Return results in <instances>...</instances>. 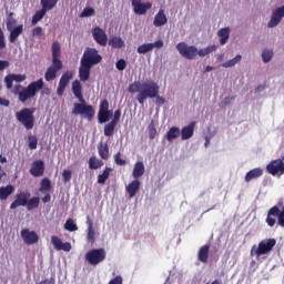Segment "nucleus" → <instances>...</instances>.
<instances>
[{"label": "nucleus", "mask_w": 284, "mask_h": 284, "mask_svg": "<svg viewBox=\"0 0 284 284\" xmlns=\"http://www.w3.org/2000/svg\"><path fill=\"white\" fill-rule=\"evenodd\" d=\"M29 172L31 176H36V178L43 176V174H45V162H43L42 160L32 162L31 169Z\"/></svg>", "instance_id": "18"}, {"label": "nucleus", "mask_w": 284, "mask_h": 284, "mask_svg": "<svg viewBox=\"0 0 284 284\" xmlns=\"http://www.w3.org/2000/svg\"><path fill=\"white\" fill-rule=\"evenodd\" d=\"M39 284H54V277L47 278L44 281H41Z\"/></svg>", "instance_id": "64"}, {"label": "nucleus", "mask_w": 284, "mask_h": 284, "mask_svg": "<svg viewBox=\"0 0 284 284\" xmlns=\"http://www.w3.org/2000/svg\"><path fill=\"white\" fill-rule=\"evenodd\" d=\"M109 45H111V48H114L115 50H119L125 47V41H123L121 37H112L109 40Z\"/></svg>", "instance_id": "34"}, {"label": "nucleus", "mask_w": 284, "mask_h": 284, "mask_svg": "<svg viewBox=\"0 0 284 284\" xmlns=\"http://www.w3.org/2000/svg\"><path fill=\"white\" fill-rule=\"evenodd\" d=\"M155 99V104L156 105H164L165 103V98L161 97L159 93L154 97Z\"/></svg>", "instance_id": "57"}, {"label": "nucleus", "mask_w": 284, "mask_h": 284, "mask_svg": "<svg viewBox=\"0 0 284 284\" xmlns=\"http://www.w3.org/2000/svg\"><path fill=\"white\" fill-rule=\"evenodd\" d=\"M74 77V73L72 71H65L59 81L57 94L58 97H63V92H65V88L70 85V81H72V78Z\"/></svg>", "instance_id": "12"}, {"label": "nucleus", "mask_w": 284, "mask_h": 284, "mask_svg": "<svg viewBox=\"0 0 284 284\" xmlns=\"http://www.w3.org/2000/svg\"><path fill=\"white\" fill-rule=\"evenodd\" d=\"M52 196L50 195V192L44 193V196L42 197V203H50Z\"/></svg>", "instance_id": "63"}, {"label": "nucleus", "mask_w": 284, "mask_h": 284, "mask_svg": "<svg viewBox=\"0 0 284 284\" xmlns=\"http://www.w3.org/2000/svg\"><path fill=\"white\" fill-rule=\"evenodd\" d=\"M99 168H103V160H99L97 156H91L89 159V169L99 170Z\"/></svg>", "instance_id": "37"}, {"label": "nucleus", "mask_w": 284, "mask_h": 284, "mask_svg": "<svg viewBox=\"0 0 284 284\" xmlns=\"http://www.w3.org/2000/svg\"><path fill=\"white\" fill-rule=\"evenodd\" d=\"M176 50L183 57L184 59H189V61H192L196 59V55L199 54V49L194 45H189L185 42H180L176 44Z\"/></svg>", "instance_id": "10"}, {"label": "nucleus", "mask_w": 284, "mask_h": 284, "mask_svg": "<svg viewBox=\"0 0 284 284\" xmlns=\"http://www.w3.org/2000/svg\"><path fill=\"white\" fill-rule=\"evenodd\" d=\"M112 119V111H110V102L108 100H102L100 103V109L98 112L99 123H108Z\"/></svg>", "instance_id": "11"}, {"label": "nucleus", "mask_w": 284, "mask_h": 284, "mask_svg": "<svg viewBox=\"0 0 284 284\" xmlns=\"http://www.w3.org/2000/svg\"><path fill=\"white\" fill-rule=\"evenodd\" d=\"M51 243L57 252H61V250L62 252H70V250H72V244L70 242L63 243V241H61L57 235L51 236Z\"/></svg>", "instance_id": "17"}, {"label": "nucleus", "mask_w": 284, "mask_h": 284, "mask_svg": "<svg viewBox=\"0 0 284 284\" xmlns=\"http://www.w3.org/2000/svg\"><path fill=\"white\" fill-rule=\"evenodd\" d=\"M50 68L59 72L63 68V62L59 58H52V65Z\"/></svg>", "instance_id": "48"}, {"label": "nucleus", "mask_w": 284, "mask_h": 284, "mask_svg": "<svg viewBox=\"0 0 284 284\" xmlns=\"http://www.w3.org/2000/svg\"><path fill=\"white\" fill-rule=\"evenodd\" d=\"M241 59H243V57L241 54H237L232 60L224 62L222 64V68H234V65H236V63H240Z\"/></svg>", "instance_id": "42"}, {"label": "nucleus", "mask_w": 284, "mask_h": 284, "mask_svg": "<svg viewBox=\"0 0 284 284\" xmlns=\"http://www.w3.org/2000/svg\"><path fill=\"white\" fill-rule=\"evenodd\" d=\"M34 108H24L16 113V119L26 130H32L34 128Z\"/></svg>", "instance_id": "5"}, {"label": "nucleus", "mask_w": 284, "mask_h": 284, "mask_svg": "<svg viewBox=\"0 0 284 284\" xmlns=\"http://www.w3.org/2000/svg\"><path fill=\"white\" fill-rule=\"evenodd\" d=\"M0 105H3L4 108L10 106V100L0 97Z\"/></svg>", "instance_id": "62"}, {"label": "nucleus", "mask_w": 284, "mask_h": 284, "mask_svg": "<svg viewBox=\"0 0 284 284\" xmlns=\"http://www.w3.org/2000/svg\"><path fill=\"white\" fill-rule=\"evenodd\" d=\"M6 48V34H3V30L0 28V50Z\"/></svg>", "instance_id": "56"}, {"label": "nucleus", "mask_w": 284, "mask_h": 284, "mask_svg": "<svg viewBox=\"0 0 284 284\" xmlns=\"http://www.w3.org/2000/svg\"><path fill=\"white\" fill-rule=\"evenodd\" d=\"M13 17H14V13L10 12L7 18V30H12L16 28L14 26H17V19H14Z\"/></svg>", "instance_id": "44"}, {"label": "nucleus", "mask_w": 284, "mask_h": 284, "mask_svg": "<svg viewBox=\"0 0 284 284\" xmlns=\"http://www.w3.org/2000/svg\"><path fill=\"white\" fill-rule=\"evenodd\" d=\"M166 23H168V16H165V11L163 9H160L154 17L153 26H155V28H161Z\"/></svg>", "instance_id": "23"}, {"label": "nucleus", "mask_w": 284, "mask_h": 284, "mask_svg": "<svg viewBox=\"0 0 284 284\" xmlns=\"http://www.w3.org/2000/svg\"><path fill=\"white\" fill-rule=\"evenodd\" d=\"M72 114H74L75 116L80 114L81 116H84V119L92 121L94 119L95 111H94V106H92L91 104L81 102V103L73 104Z\"/></svg>", "instance_id": "6"}, {"label": "nucleus", "mask_w": 284, "mask_h": 284, "mask_svg": "<svg viewBox=\"0 0 284 284\" xmlns=\"http://www.w3.org/2000/svg\"><path fill=\"white\" fill-rule=\"evenodd\" d=\"M61 54V45H59V42H53L52 44V59L59 58Z\"/></svg>", "instance_id": "49"}, {"label": "nucleus", "mask_w": 284, "mask_h": 284, "mask_svg": "<svg viewBox=\"0 0 284 284\" xmlns=\"http://www.w3.org/2000/svg\"><path fill=\"white\" fill-rule=\"evenodd\" d=\"M131 6L135 14L143 16L152 9V2H141V0H131Z\"/></svg>", "instance_id": "15"}, {"label": "nucleus", "mask_w": 284, "mask_h": 284, "mask_svg": "<svg viewBox=\"0 0 284 284\" xmlns=\"http://www.w3.org/2000/svg\"><path fill=\"white\" fill-rule=\"evenodd\" d=\"M90 70H92V67L81 62L80 68H79V79H80V81H83V82L89 81Z\"/></svg>", "instance_id": "24"}, {"label": "nucleus", "mask_w": 284, "mask_h": 284, "mask_svg": "<svg viewBox=\"0 0 284 284\" xmlns=\"http://www.w3.org/2000/svg\"><path fill=\"white\" fill-rule=\"evenodd\" d=\"M43 88H45V82H43V79H39L31 82L28 87L16 84L12 89V94L18 97V101H20V103H28V101H30V99H34Z\"/></svg>", "instance_id": "2"}, {"label": "nucleus", "mask_w": 284, "mask_h": 284, "mask_svg": "<svg viewBox=\"0 0 284 284\" xmlns=\"http://www.w3.org/2000/svg\"><path fill=\"white\" fill-rule=\"evenodd\" d=\"M87 225H88V233H87V241L91 245H94L97 242V232L94 231V223L92 222V219H90V215H87Z\"/></svg>", "instance_id": "19"}, {"label": "nucleus", "mask_w": 284, "mask_h": 284, "mask_svg": "<svg viewBox=\"0 0 284 284\" xmlns=\"http://www.w3.org/2000/svg\"><path fill=\"white\" fill-rule=\"evenodd\" d=\"M21 239L26 243V245H34L39 243V234L34 231H30L29 229H23L21 232Z\"/></svg>", "instance_id": "14"}, {"label": "nucleus", "mask_w": 284, "mask_h": 284, "mask_svg": "<svg viewBox=\"0 0 284 284\" xmlns=\"http://www.w3.org/2000/svg\"><path fill=\"white\" fill-rule=\"evenodd\" d=\"M9 34V43H17V39L23 34V24H19L14 29L8 30Z\"/></svg>", "instance_id": "26"}, {"label": "nucleus", "mask_w": 284, "mask_h": 284, "mask_svg": "<svg viewBox=\"0 0 284 284\" xmlns=\"http://www.w3.org/2000/svg\"><path fill=\"white\" fill-rule=\"evenodd\" d=\"M111 121L114 122L115 124H118L119 121H121V111H120V109L115 110L113 119Z\"/></svg>", "instance_id": "58"}, {"label": "nucleus", "mask_w": 284, "mask_h": 284, "mask_svg": "<svg viewBox=\"0 0 284 284\" xmlns=\"http://www.w3.org/2000/svg\"><path fill=\"white\" fill-rule=\"evenodd\" d=\"M217 37L220 38V44L225 45L230 41V28H222L217 31Z\"/></svg>", "instance_id": "30"}, {"label": "nucleus", "mask_w": 284, "mask_h": 284, "mask_svg": "<svg viewBox=\"0 0 284 284\" xmlns=\"http://www.w3.org/2000/svg\"><path fill=\"white\" fill-rule=\"evenodd\" d=\"M32 196V194L28 191H22L16 194L14 201L10 204V210H17V207H27L30 212L32 210H37L39 207V203L41 200L38 196Z\"/></svg>", "instance_id": "3"}, {"label": "nucleus", "mask_w": 284, "mask_h": 284, "mask_svg": "<svg viewBox=\"0 0 284 284\" xmlns=\"http://www.w3.org/2000/svg\"><path fill=\"white\" fill-rule=\"evenodd\" d=\"M4 83H6L7 90H12V83H14V80L11 74H8L4 77Z\"/></svg>", "instance_id": "51"}, {"label": "nucleus", "mask_w": 284, "mask_h": 284, "mask_svg": "<svg viewBox=\"0 0 284 284\" xmlns=\"http://www.w3.org/2000/svg\"><path fill=\"white\" fill-rule=\"evenodd\" d=\"M114 162L116 165H125V160L121 159V152L114 155Z\"/></svg>", "instance_id": "55"}, {"label": "nucleus", "mask_w": 284, "mask_h": 284, "mask_svg": "<svg viewBox=\"0 0 284 284\" xmlns=\"http://www.w3.org/2000/svg\"><path fill=\"white\" fill-rule=\"evenodd\" d=\"M72 92L74 98L80 101V103H85V99H83V87L79 80H74L72 82Z\"/></svg>", "instance_id": "21"}, {"label": "nucleus", "mask_w": 284, "mask_h": 284, "mask_svg": "<svg viewBox=\"0 0 284 284\" xmlns=\"http://www.w3.org/2000/svg\"><path fill=\"white\" fill-rule=\"evenodd\" d=\"M40 3L43 10H45L47 12H50V10H53L57 7V3H59V0H40Z\"/></svg>", "instance_id": "36"}, {"label": "nucleus", "mask_w": 284, "mask_h": 284, "mask_svg": "<svg viewBox=\"0 0 284 284\" xmlns=\"http://www.w3.org/2000/svg\"><path fill=\"white\" fill-rule=\"evenodd\" d=\"M116 123L115 122H109L104 125V136H112L114 134V130H116Z\"/></svg>", "instance_id": "39"}, {"label": "nucleus", "mask_w": 284, "mask_h": 284, "mask_svg": "<svg viewBox=\"0 0 284 284\" xmlns=\"http://www.w3.org/2000/svg\"><path fill=\"white\" fill-rule=\"evenodd\" d=\"M64 230L68 232H77L79 230V226H77V223L72 219L67 220L64 223Z\"/></svg>", "instance_id": "43"}, {"label": "nucleus", "mask_w": 284, "mask_h": 284, "mask_svg": "<svg viewBox=\"0 0 284 284\" xmlns=\"http://www.w3.org/2000/svg\"><path fill=\"white\" fill-rule=\"evenodd\" d=\"M10 67V62L8 60H0V72H2V70H6V68Z\"/></svg>", "instance_id": "60"}, {"label": "nucleus", "mask_w": 284, "mask_h": 284, "mask_svg": "<svg viewBox=\"0 0 284 284\" xmlns=\"http://www.w3.org/2000/svg\"><path fill=\"white\" fill-rule=\"evenodd\" d=\"M194 128H196V122H191L189 125L182 128L180 131L181 140L187 141L189 139H192V136H194Z\"/></svg>", "instance_id": "20"}, {"label": "nucleus", "mask_w": 284, "mask_h": 284, "mask_svg": "<svg viewBox=\"0 0 284 284\" xmlns=\"http://www.w3.org/2000/svg\"><path fill=\"white\" fill-rule=\"evenodd\" d=\"M263 176V169L255 168L248 171L244 178L245 183H250L251 181H254V179H261Z\"/></svg>", "instance_id": "25"}, {"label": "nucleus", "mask_w": 284, "mask_h": 284, "mask_svg": "<svg viewBox=\"0 0 284 284\" xmlns=\"http://www.w3.org/2000/svg\"><path fill=\"white\" fill-rule=\"evenodd\" d=\"M272 57H274V51L266 49L262 52V59L264 63H270L272 61Z\"/></svg>", "instance_id": "46"}, {"label": "nucleus", "mask_w": 284, "mask_h": 284, "mask_svg": "<svg viewBox=\"0 0 284 284\" xmlns=\"http://www.w3.org/2000/svg\"><path fill=\"white\" fill-rule=\"evenodd\" d=\"M164 43L163 40H156L153 43H144L138 47L136 52L138 54H148V52H152L154 48L161 49L163 48Z\"/></svg>", "instance_id": "16"}, {"label": "nucleus", "mask_w": 284, "mask_h": 284, "mask_svg": "<svg viewBox=\"0 0 284 284\" xmlns=\"http://www.w3.org/2000/svg\"><path fill=\"white\" fill-rule=\"evenodd\" d=\"M216 44L209 45L204 49L197 50L199 57H207V54H211V52L216 51Z\"/></svg>", "instance_id": "41"}, {"label": "nucleus", "mask_w": 284, "mask_h": 284, "mask_svg": "<svg viewBox=\"0 0 284 284\" xmlns=\"http://www.w3.org/2000/svg\"><path fill=\"white\" fill-rule=\"evenodd\" d=\"M28 141L29 150H37V146L39 145V140L36 138V135H29Z\"/></svg>", "instance_id": "45"}, {"label": "nucleus", "mask_w": 284, "mask_h": 284, "mask_svg": "<svg viewBox=\"0 0 284 284\" xmlns=\"http://www.w3.org/2000/svg\"><path fill=\"white\" fill-rule=\"evenodd\" d=\"M109 284H123V277H121V275L115 276L114 278H112Z\"/></svg>", "instance_id": "59"}, {"label": "nucleus", "mask_w": 284, "mask_h": 284, "mask_svg": "<svg viewBox=\"0 0 284 284\" xmlns=\"http://www.w3.org/2000/svg\"><path fill=\"white\" fill-rule=\"evenodd\" d=\"M112 172V168L106 166L102 174L98 175V183L100 185H105V181H108L110 179V173Z\"/></svg>", "instance_id": "35"}, {"label": "nucleus", "mask_w": 284, "mask_h": 284, "mask_svg": "<svg viewBox=\"0 0 284 284\" xmlns=\"http://www.w3.org/2000/svg\"><path fill=\"white\" fill-rule=\"evenodd\" d=\"M62 179H63L64 183H70V181L72 180V171L64 170L62 172Z\"/></svg>", "instance_id": "53"}, {"label": "nucleus", "mask_w": 284, "mask_h": 284, "mask_svg": "<svg viewBox=\"0 0 284 284\" xmlns=\"http://www.w3.org/2000/svg\"><path fill=\"white\" fill-rule=\"evenodd\" d=\"M105 256H108L105 248H93L87 252L85 261H88L89 265H99V263L105 261Z\"/></svg>", "instance_id": "8"}, {"label": "nucleus", "mask_w": 284, "mask_h": 284, "mask_svg": "<svg viewBox=\"0 0 284 284\" xmlns=\"http://www.w3.org/2000/svg\"><path fill=\"white\" fill-rule=\"evenodd\" d=\"M115 68L116 70H119L120 72H123V70H125V68H128V62H125V60L120 59L116 63H115Z\"/></svg>", "instance_id": "52"}, {"label": "nucleus", "mask_w": 284, "mask_h": 284, "mask_svg": "<svg viewBox=\"0 0 284 284\" xmlns=\"http://www.w3.org/2000/svg\"><path fill=\"white\" fill-rule=\"evenodd\" d=\"M179 136H181V129H179V126H172L166 133V141L172 143V141L179 139Z\"/></svg>", "instance_id": "32"}, {"label": "nucleus", "mask_w": 284, "mask_h": 284, "mask_svg": "<svg viewBox=\"0 0 284 284\" xmlns=\"http://www.w3.org/2000/svg\"><path fill=\"white\" fill-rule=\"evenodd\" d=\"M101 61H103V58L94 48H87L81 59V63L90 65L91 68L92 65H98V63H101Z\"/></svg>", "instance_id": "7"}, {"label": "nucleus", "mask_w": 284, "mask_h": 284, "mask_svg": "<svg viewBox=\"0 0 284 284\" xmlns=\"http://www.w3.org/2000/svg\"><path fill=\"white\" fill-rule=\"evenodd\" d=\"M125 190L129 197L134 199L139 193V190H141V181L134 179L131 183H129V185H126Z\"/></svg>", "instance_id": "22"}, {"label": "nucleus", "mask_w": 284, "mask_h": 284, "mask_svg": "<svg viewBox=\"0 0 284 284\" xmlns=\"http://www.w3.org/2000/svg\"><path fill=\"white\" fill-rule=\"evenodd\" d=\"M99 156L103 159V161H108L110 159V148L108 143H100L98 146Z\"/></svg>", "instance_id": "31"}, {"label": "nucleus", "mask_w": 284, "mask_h": 284, "mask_svg": "<svg viewBox=\"0 0 284 284\" xmlns=\"http://www.w3.org/2000/svg\"><path fill=\"white\" fill-rule=\"evenodd\" d=\"M161 88L159 83L154 82V80H146V81H135L131 83L128 88L130 94H136V101L140 105H145V101L148 99H154L156 94H159Z\"/></svg>", "instance_id": "1"}, {"label": "nucleus", "mask_w": 284, "mask_h": 284, "mask_svg": "<svg viewBox=\"0 0 284 284\" xmlns=\"http://www.w3.org/2000/svg\"><path fill=\"white\" fill-rule=\"evenodd\" d=\"M52 190V182L48 178H43L40 182V189L39 192L42 194H48Z\"/></svg>", "instance_id": "33"}, {"label": "nucleus", "mask_w": 284, "mask_h": 284, "mask_svg": "<svg viewBox=\"0 0 284 284\" xmlns=\"http://www.w3.org/2000/svg\"><path fill=\"white\" fill-rule=\"evenodd\" d=\"M59 71H57L54 68L49 67L44 73L45 81H54L57 79V74Z\"/></svg>", "instance_id": "38"}, {"label": "nucleus", "mask_w": 284, "mask_h": 284, "mask_svg": "<svg viewBox=\"0 0 284 284\" xmlns=\"http://www.w3.org/2000/svg\"><path fill=\"white\" fill-rule=\"evenodd\" d=\"M10 74L13 81H16L17 83H23V80L26 79V75L23 74H14V73H10Z\"/></svg>", "instance_id": "54"}, {"label": "nucleus", "mask_w": 284, "mask_h": 284, "mask_svg": "<svg viewBox=\"0 0 284 284\" xmlns=\"http://www.w3.org/2000/svg\"><path fill=\"white\" fill-rule=\"evenodd\" d=\"M97 14V11H94V8L92 7H87L82 10L80 17L81 18H87V17H94Z\"/></svg>", "instance_id": "47"}, {"label": "nucleus", "mask_w": 284, "mask_h": 284, "mask_svg": "<svg viewBox=\"0 0 284 284\" xmlns=\"http://www.w3.org/2000/svg\"><path fill=\"white\" fill-rule=\"evenodd\" d=\"M11 194H14V185L8 184L0 187V201H8Z\"/></svg>", "instance_id": "27"}, {"label": "nucleus", "mask_w": 284, "mask_h": 284, "mask_svg": "<svg viewBox=\"0 0 284 284\" xmlns=\"http://www.w3.org/2000/svg\"><path fill=\"white\" fill-rule=\"evenodd\" d=\"M148 129H149L150 139H155L156 138V126H154V121H151Z\"/></svg>", "instance_id": "50"}, {"label": "nucleus", "mask_w": 284, "mask_h": 284, "mask_svg": "<svg viewBox=\"0 0 284 284\" xmlns=\"http://www.w3.org/2000/svg\"><path fill=\"white\" fill-rule=\"evenodd\" d=\"M91 34L98 45H102V48L108 45V33H105V30H103L101 27H94L91 30Z\"/></svg>", "instance_id": "13"}, {"label": "nucleus", "mask_w": 284, "mask_h": 284, "mask_svg": "<svg viewBox=\"0 0 284 284\" xmlns=\"http://www.w3.org/2000/svg\"><path fill=\"white\" fill-rule=\"evenodd\" d=\"M143 174H145V165L143 164V162H136L134 164L133 172H132L133 179L139 181L141 176H143Z\"/></svg>", "instance_id": "28"}, {"label": "nucleus", "mask_w": 284, "mask_h": 284, "mask_svg": "<svg viewBox=\"0 0 284 284\" xmlns=\"http://www.w3.org/2000/svg\"><path fill=\"white\" fill-rule=\"evenodd\" d=\"M276 247V239H265L262 240L258 245H253L251 248V256H256V258H260V256H265V254H270L272 250Z\"/></svg>", "instance_id": "4"}, {"label": "nucleus", "mask_w": 284, "mask_h": 284, "mask_svg": "<svg viewBox=\"0 0 284 284\" xmlns=\"http://www.w3.org/2000/svg\"><path fill=\"white\" fill-rule=\"evenodd\" d=\"M47 13L48 12L43 9L36 11L31 20L32 26H37V23H39V21H41V19H43V17H45Z\"/></svg>", "instance_id": "40"}, {"label": "nucleus", "mask_w": 284, "mask_h": 284, "mask_svg": "<svg viewBox=\"0 0 284 284\" xmlns=\"http://www.w3.org/2000/svg\"><path fill=\"white\" fill-rule=\"evenodd\" d=\"M197 258L201 263H207L210 258V244L203 245L197 253Z\"/></svg>", "instance_id": "29"}, {"label": "nucleus", "mask_w": 284, "mask_h": 284, "mask_svg": "<svg viewBox=\"0 0 284 284\" xmlns=\"http://www.w3.org/2000/svg\"><path fill=\"white\" fill-rule=\"evenodd\" d=\"M32 34L33 37H41V34H43V28L37 27L36 29H33Z\"/></svg>", "instance_id": "61"}, {"label": "nucleus", "mask_w": 284, "mask_h": 284, "mask_svg": "<svg viewBox=\"0 0 284 284\" xmlns=\"http://www.w3.org/2000/svg\"><path fill=\"white\" fill-rule=\"evenodd\" d=\"M272 216H277V223L281 227H284V211H281L278 206H273L268 210L266 223L268 227H274L276 225V219Z\"/></svg>", "instance_id": "9"}]
</instances>
